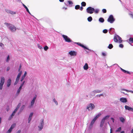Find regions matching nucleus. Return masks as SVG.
Segmentation results:
<instances>
[{
  "mask_svg": "<svg viewBox=\"0 0 133 133\" xmlns=\"http://www.w3.org/2000/svg\"><path fill=\"white\" fill-rule=\"evenodd\" d=\"M110 116L109 115H107L104 117L103 118L105 120L108 119L109 117Z\"/></svg>",
  "mask_w": 133,
  "mask_h": 133,
  "instance_id": "obj_31",
  "label": "nucleus"
},
{
  "mask_svg": "<svg viewBox=\"0 0 133 133\" xmlns=\"http://www.w3.org/2000/svg\"><path fill=\"white\" fill-rule=\"evenodd\" d=\"M19 79V78L17 77L16 78V81L18 82Z\"/></svg>",
  "mask_w": 133,
  "mask_h": 133,
  "instance_id": "obj_53",
  "label": "nucleus"
},
{
  "mask_svg": "<svg viewBox=\"0 0 133 133\" xmlns=\"http://www.w3.org/2000/svg\"><path fill=\"white\" fill-rule=\"evenodd\" d=\"M16 112L14 110L13 111V112H12V114L11 115V116H14L15 115Z\"/></svg>",
  "mask_w": 133,
  "mask_h": 133,
  "instance_id": "obj_41",
  "label": "nucleus"
},
{
  "mask_svg": "<svg viewBox=\"0 0 133 133\" xmlns=\"http://www.w3.org/2000/svg\"><path fill=\"white\" fill-rule=\"evenodd\" d=\"M6 11L8 13L10 14H16V12H15L6 9Z\"/></svg>",
  "mask_w": 133,
  "mask_h": 133,
  "instance_id": "obj_13",
  "label": "nucleus"
},
{
  "mask_svg": "<svg viewBox=\"0 0 133 133\" xmlns=\"http://www.w3.org/2000/svg\"><path fill=\"white\" fill-rule=\"evenodd\" d=\"M99 21L103 23L104 21V19L102 18H100L99 19Z\"/></svg>",
  "mask_w": 133,
  "mask_h": 133,
  "instance_id": "obj_28",
  "label": "nucleus"
},
{
  "mask_svg": "<svg viewBox=\"0 0 133 133\" xmlns=\"http://www.w3.org/2000/svg\"><path fill=\"white\" fill-rule=\"evenodd\" d=\"M23 86H22L21 85H20V86L19 87V89H21V90L22 89V87Z\"/></svg>",
  "mask_w": 133,
  "mask_h": 133,
  "instance_id": "obj_63",
  "label": "nucleus"
},
{
  "mask_svg": "<svg viewBox=\"0 0 133 133\" xmlns=\"http://www.w3.org/2000/svg\"><path fill=\"white\" fill-rule=\"evenodd\" d=\"M21 64H20L19 66L18 69V71L19 72H20L21 71L20 70L21 69Z\"/></svg>",
  "mask_w": 133,
  "mask_h": 133,
  "instance_id": "obj_46",
  "label": "nucleus"
},
{
  "mask_svg": "<svg viewBox=\"0 0 133 133\" xmlns=\"http://www.w3.org/2000/svg\"><path fill=\"white\" fill-rule=\"evenodd\" d=\"M5 82V78L3 77H1V80L0 83V89L1 90L3 88V85Z\"/></svg>",
  "mask_w": 133,
  "mask_h": 133,
  "instance_id": "obj_5",
  "label": "nucleus"
},
{
  "mask_svg": "<svg viewBox=\"0 0 133 133\" xmlns=\"http://www.w3.org/2000/svg\"><path fill=\"white\" fill-rule=\"evenodd\" d=\"M68 3L69 4H73L72 2L71 1H68Z\"/></svg>",
  "mask_w": 133,
  "mask_h": 133,
  "instance_id": "obj_49",
  "label": "nucleus"
},
{
  "mask_svg": "<svg viewBox=\"0 0 133 133\" xmlns=\"http://www.w3.org/2000/svg\"><path fill=\"white\" fill-rule=\"evenodd\" d=\"M80 8V6L79 5H77L75 6V9L76 10H78Z\"/></svg>",
  "mask_w": 133,
  "mask_h": 133,
  "instance_id": "obj_35",
  "label": "nucleus"
},
{
  "mask_svg": "<svg viewBox=\"0 0 133 133\" xmlns=\"http://www.w3.org/2000/svg\"><path fill=\"white\" fill-rule=\"evenodd\" d=\"M20 105H21V103H20L18 104L16 108L14 110V111H15L16 112L18 110V109L19 108V107L20 106Z\"/></svg>",
  "mask_w": 133,
  "mask_h": 133,
  "instance_id": "obj_22",
  "label": "nucleus"
},
{
  "mask_svg": "<svg viewBox=\"0 0 133 133\" xmlns=\"http://www.w3.org/2000/svg\"><path fill=\"white\" fill-rule=\"evenodd\" d=\"M83 7L82 6H81L80 8V10L81 11H82L83 9Z\"/></svg>",
  "mask_w": 133,
  "mask_h": 133,
  "instance_id": "obj_58",
  "label": "nucleus"
},
{
  "mask_svg": "<svg viewBox=\"0 0 133 133\" xmlns=\"http://www.w3.org/2000/svg\"><path fill=\"white\" fill-rule=\"evenodd\" d=\"M19 72V73L17 76V77L20 78V77L22 74V71H20Z\"/></svg>",
  "mask_w": 133,
  "mask_h": 133,
  "instance_id": "obj_33",
  "label": "nucleus"
},
{
  "mask_svg": "<svg viewBox=\"0 0 133 133\" xmlns=\"http://www.w3.org/2000/svg\"><path fill=\"white\" fill-rule=\"evenodd\" d=\"M10 69V67H8L6 69V71H9V70Z\"/></svg>",
  "mask_w": 133,
  "mask_h": 133,
  "instance_id": "obj_60",
  "label": "nucleus"
},
{
  "mask_svg": "<svg viewBox=\"0 0 133 133\" xmlns=\"http://www.w3.org/2000/svg\"><path fill=\"white\" fill-rule=\"evenodd\" d=\"M117 39H118V38H117V37L115 36L114 37V41L115 42H117L118 41V40Z\"/></svg>",
  "mask_w": 133,
  "mask_h": 133,
  "instance_id": "obj_29",
  "label": "nucleus"
},
{
  "mask_svg": "<svg viewBox=\"0 0 133 133\" xmlns=\"http://www.w3.org/2000/svg\"><path fill=\"white\" fill-rule=\"evenodd\" d=\"M53 101L55 103L56 105H58V102L55 98L53 99Z\"/></svg>",
  "mask_w": 133,
  "mask_h": 133,
  "instance_id": "obj_37",
  "label": "nucleus"
},
{
  "mask_svg": "<svg viewBox=\"0 0 133 133\" xmlns=\"http://www.w3.org/2000/svg\"><path fill=\"white\" fill-rule=\"evenodd\" d=\"M5 24L7 25H10V26L11 25L9 23H6V22L5 23Z\"/></svg>",
  "mask_w": 133,
  "mask_h": 133,
  "instance_id": "obj_54",
  "label": "nucleus"
},
{
  "mask_svg": "<svg viewBox=\"0 0 133 133\" xmlns=\"http://www.w3.org/2000/svg\"><path fill=\"white\" fill-rule=\"evenodd\" d=\"M119 120L122 123H123L125 122V119L123 117H120Z\"/></svg>",
  "mask_w": 133,
  "mask_h": 133,
  "instance_id": "obj_25",
  "label": "nucleus"
},
{
  "mask_svg": "<svg viewBox=\"0 0 133 133\" xmlns=\"http://www.w3.org/2000/svg\"><path fill=\"white\" fill-rule=\"evenodd\" d=\"M25 78L23 77H21V79L20 80V81L21 82H22V81H23V80H24V79Z\"/></svg>",
  "mask_w": 133,
  "mask_h": 133,
  "instance_id": "obj_50",
  "label": "nucleus"
},
{
  "mask_svg": "<svg viewBox=\"0 0 133 133\" xmlns=\"http://www.w3.org/2000/svg\"><path fill=\"white\" fill-rule=\"evenodd\" d=\"M121 90L122 91H125L127 92H128V90L124 89H121Z\"/></svg>",
  "mask_w": 133,
  "mask_h": 133,
  "instance_id": "obj_59",
  "label": "nucleus"
},
{
  "mask_svg": "<svg viewBox=\"0 0 133 133\" xmlns=\"http://www.w3.org/2000/svg\"><path fill=\"white\" fill-rule=\"evenodd\" d=\"M125 108L126 110H128L129 111H131L133 112V108L129 107V106L125 105L124 107Z\"/></svg>",
  "mask_w": 133,
  "mask_h": 133,
  "instance_id": "obj_12",
  "label": "nucleus"
},
{
  "mask_svg": "<svg viewBox=\"0 0 133 133\" xmlns=\"http://www.w3.org/2000/svg\"><path fill=\"white\" fill-rule=\"evenodd\" d=\"M88 64L87 63H86L83 66V68L85 70H87L88 69Z\"/></svg>",
  "mask_w": 133,
  "mask_h": 133,
  "instance_id": "obj_20",
  "label": "nucleus"
},
{
  "mask_svg": "<svg viewBox=\"0 0 133 133\" xmlns=\"http://www.w3.org/2000/svg\"><path fill=\"white\" fill-rule=\"evenodd\" d=\"M16 124H13L11 126L10 128L9 129L12 131V129L14 128Z\"/></svg>",
  "mask_w": 133,
  "mask_h": 133,
  "instance_id": "obj_21",
  "label": "nucleus"
},
{
  "mask_svg": "<svg viewBox=\"0 0 133 133\" xmlns=\"http://www.w3.org/2000/svg\"><path fill=\"white\" fill-rule=\"evenodd\" d=\"M27 72L26 71H25L24 72V74L23 75V76H22V77L25 78V77L27 75Z\"/></svg>",
  "mask_w": 133,
  "mask_h": 133,
  "instance_id": "obj_39",
  "label": "nucleus"
},
{
  "mask_svg": "<svg viewBox=\"0 0 133 133\" xmlns=\"http://www.w3.org/2000/svg\"><path fill=\"white\" fill-rule=\"evenodd\" d=\"M115 19L114 18L113 16L112 15H110L107 19V21L111 23H113Z\"/></svg>",
  "mask_w": 133,
  "mask_h": 133,
  "instance_id": "obj_4",
  "label": "nucleus"
},
{
  "mask_svg": "<svg viewBox=\"0 0 133 133\" xmlns=\"http://www.w3.org/2000/svg\"><path fill=\"white\" fill-rule=\"evenodd\" d=\"M86 10L87 13L90 14H92L94 11L95 9L91 7H89Z\"/></svg>",
  "mask_w": 133,
  "mask_h": 133,
  "instance_id": "obj_3",
  "label": "nucleus"
},
{
  "mask_svg": "<svg viewBox=\"0 0 133 133\" xmlns=\"http://www.w3.org/2000/svg\"><path fill=\"white\" fill-rule=\"evenodd\" d=\"M44 125V122L43 121V119H41L40 120V122L38 126L39 128V130L41 131L43 128V127Z\"/></svg>",
  "mask_w": 133,
  "mask_h": 133,
  "instance_id": "obj_2",
  "label": "nucleus"
},
{
  "mask_svg": "<svg viewBox=\"0 0 133 133\" xmlns=\"http://www.w3.org/2000/svg\"><path fill=\"white\" fill-rule=\"evenodd\" d=\"M129 42L130 43H133V38H130L129 39Z\"/></svg>",
  "mask_w": 133,
  "mask_h": 133,
  "instance_id": "obj_26",
  "label": "nucleus"
},
{
  "mask_svg": "<svg viewBox=\"0 0 133 133\" xmlns=\"http://www.w3.org/2000/svg\"><path fill=\"white\" fill-rule=\"evenodd\" d=\"M25 107V105H22V107L20 109V112H21L24 109Z\"/></svg>",
  "mask_w": 133,
  "mask_h": 133,
  "instance_id": "obj_38",
  "label": "nucleus"
},
{
  "mask_svg": "<svg viewBox=\"0 0 133 133\" xmlns=\"http://www.w3.org/2000/svg\"><path fill=\"white\" fill-rule=\"evenodd\" d=\"M23 6L25 8V9H26V10L29 13V14H30V12H29V9H28V8L26 7V6L24 4H23Z\"/></svg>",
  "mask_w": 133,
  "mask_h": 133,
  "instance_id": "obj_24",
  "label": "nucleus"
},
{
  "mask_svg": "<svg viewBox=\"0 0 133 133\" xmlns=\"http://www.w3.org/2000/svg\"><path fill=\"white\" fill-rule=\"evenodd\" d=\"M111 120H112V122H114V119L112 117H111Z\"/></svg>",
  "mask_w": 133,
  "mask_h": 133,
  "instance_id": "obj_61",
  "label": "nucleus"
},
{
  "mask_svg": "<svg viewBox=\"0 0 133 133\" xmlns=\"http://www.w3.org/2000/svg\"><path fill=\"white\" fill-rule=\"evenodd\" d=\"M75 43L78 44V45H79V46L82 47V48H83L84 49H85L87 50H88V49L87 48V47H86V46H85L81 44V43H79L76 42Z\"/></svg>",
  "mask_w": 133,
  "mask_h": 133,
  "instance_id": "obj_14",
  "label": "nucleus"
},
{
  "mask_svg": "<svg viewBox=\"0 0 133 133\" xmlns=\"http://www.w3.org/2000/svg\"><path fill=\"white\" fill-rule=\"evenodd\" d=\"M117 38L118 39V42L119 43H121L122 42V40L121 38L118 35L117 36Z\"/></svg>",
  "mask_w": 133,
  "mask_h": 133,
  "instance_id": "obj_23",
  "label": "nucleus"
},
{
  "mask_svg": "<svg viewBox=\"0 0 133 133\" xmlns=\"http://www.w3.org/2000/svg\"><path fill=\"white\" fill-rule=\"evenodd\" d=\"M101 113H99L97 114L96 116L92 120L90 124V126H92L94 123L95 121L96 120L97 118L101 115Z\"/></svg>",
  "mask_w": 133,
  "mask_h": 133,
  "instance_id": "obj_1",
  "label": "nucleus"
},
{
  "mask_svg": "<svg viewBox=\"0 0 133 133\" xmlns=\"http://www.w3.org/2000/svg\"><path fill=\"white\" fill-rule=\"evenodd\" d=\"M95 12L96 13H98L99 11V10L98 9H96L95 10Z\"/></svg>",
  "mask_w": 133,
  "mask_h": 133,
  "instance_id": "obj_44",
  "label": "nucleus"
},
{
  "mask_svg": "<svg viewBox=\"0 0 133 133\" xmlns=\"http://www.w3.org/2000/svg\"><path fill=\"white\" fill-rule=\"evenodd\" d=\"M113 46L112 44H109L108 48L109 49H111L113 48Z\"/></svg>",
  "mask_w": 133,
  "mask_h": 133,
  "instance_id": "obj_30",
  "label": "nucleus"
},
{
  "mask_svg": "<svg viewBox=\"0 0 133 133\" xmlns=\"http://www.w3.org/2000/svg\"><path fill=\"white\" fill-rule=\"evenodd\" d=\"M81 5L82 6H85L86 5V3L84 2H83L81 3Z\"/></svg>",
  "mask_w": 133,
  "mask_h": 133,
  "instance_id": "obj_34",
  "label": "nucleus"
},
{
  "mask_svg": "<svg viewBox=\"0 0 133 133\" xmlns=\"http://www.w3.org/2000/svg\"><path fill=\"white\" fill-rule=\"evenodd\" d=\"M38 46L39 48L40 49H42V47L41 45H38Z\"/></svg>",
  "mask_w": 133,
  "mask_h": 133,
  "instance_id": "obj_57",
  "label": "nucleus"
},
{
  "mask_svg": "<svg viewBox=\"0 0 133 133\" xmlns=\"http://www.w3.org/2000/svg\"><path fill=\"white\" fill-rule=\"evenodd\" d=\"M107 55V54L106 52H103L102 53V55L104 56H105Z\"/></svg>",
  "mask_w": 133,
  "mask_h": 133,
  "instance_id": "obj_45",
  "label": "nucleus"
},
{
  "mask_svg": "<svg viewBox=\"0 0 133 133\" xmlns=\"http://www.w3.org/2000/svg\"><path fill=\"white\" fill-rule=\"evenodd\" d=\"M108 32V30L107 29H104L103 31V32L104 33H106Z\"/></svg>",
  "mask_w": 133,
  "mask_h": 133,
  "instance_id": "obj_42",
  "label": "nucleus"
},
{
  "mask_svg": "<svg viewBox=\"0 0 133 133\" xmlns=\"http://www.w3.org/2000/svg\"><path fill=\"white\" fill-rule=\"evenodd\" d=\"M69 54L71 56H76L77 53L74 51H71L69 52Z\"/></svg>",
  "mask_w": 133,
  "mask_h": 133,
  "instance_id": "obj_15",
  "label": "nucleus"
},
{
  "mask_svg": "<svg viewBox=\"0 0 133 133\" xmlns=\"http://www.w3.org/2000/svg\"><path fill=\"white\" fill-rule=\"evenodd\" d=\"M9 29L12 31H15L16 30V28L15 26L12 25H11L9 27Z\"/></svg>",
  "mask_w": 133,
  "mask_h": 133,
  "instance_id": "obj_11",
  "label": "nucleus"
},
{
  "mask_svg": "<svg viewBox=\"0 0 133 133\" xmlns=\"http://www.w3.org/2000/svg\"><path fill=\"white\" fill-rule=\"evenodd\" d=\"M102 11L103 12V13H105L107 12V10L105 9H102Z\"/></svg>",
  "mask_w": 133,
  "mask_h": 133,
  "instance_id": "obj_43",
  "label": "nucleus"
},
{
  "mask_svg": "<svg viewBox=\"0 0 133 133\" xmlns=\"http://www.w3.org/2000/svg\"><path fill=\"white\" fill-rule=\"evenodd\" d=\"M121 127H120L118 128L116 130V132H120L121 131Z\"/></svg>",
  "mask_w": 133,
  "mask_h": 133,
  "instance_id": "obj_36",
  "label": "nucleus"
},
{
  "mask_svg": "<svg viewBox=\"0 0 133 133\" xmlns=\"http://www.w3.org/2000/svg\"><path fill=\"white\" fill-rule=\"evenodd\" d=\"M87 19H88V21L89 22H91L92 21V17L91 16H90V17H89Z\"/></svg>",
  "mask_w": 133,
  "mask_h": 133,
  "instance_id": "obj_32",
  "label": "nucleus"
},
{
  "mask_svg": "<svg viewBox=\"0 0 133 133\" xmlns=\"http://www.w3.org/2000/svg\"><path fill=\"white\" fill-rule=\"evenodd\" d=\"M33 112H31L30 115H29V118H28V122L29 123L30 121H31V118H32V117L33 115Z\"/></svg>",
  "mask_w": 133,
  "mask_h": 133,
  "instance_id": "obj_17",
  "label": "nucleus"
},
{
  "mask_svg": "<svg viewBox=\"0 0 133 133\" xmlns=\"http://www.w3.org/2000/svg\"><path fill=\"white\" fill-rule=\"evenodd\" d=\"M119 47L121 48H123V45L122 44H120L119 45Z\"/></svg>",
  "mask_w": 133,
  "mask_h": 133,
  "instance_id": "obj_52",
  "label": "nucleus"
},
{
  "mask_svg": "<svg viewBox=\"0 0 133 133\" xmlns=\"http://www.w3.org/2000/svg\"><path fill=\"white\" fill-rule=\"evenodd\" d=\"M48 48V47L47 46H45L44 47V49L45 51H47Z\"/></svg>",
  "mask_w": 133,
  "mask_h": 133,
  "instance_id": "obj_40",
  "label": "nucleus"
},
{
  "mask_svg": "<svg viewBox=\"0 0 133 133\" xmlns=\"http://www.w3.org/2000/svg\"><path fill=\"white\" fill-rule=\"evenodd\" d=\"M95 107L94 105L92 103H90L88 105L87 109H88L89 111L93 109Z\"/></svg>",
  "mask_w": 133,
  "mask_h": 133,
  "instance_id": "obj_7",
  "label": "nucleus"
},
{
  "mask_svg": "<svg viewBox=\"0 0 133 133\" xmlns=\"http://www.w3.org/2000/svg\"><path fill=\"white\" fill-rule=\"evenodd\" d=\"M18 82L17 81H15V82L14 84V85H16L17 83H18Z\"/></svg>",
  "mask_w": 133,
  "mask_h": 133,
  "instance_id": "obj_55",
  "label": "nucleus"
},
{
  "mask_svg": "<svg viewBox=\"0 0 133 133\" xmlns=\"http://www.w3.org/2000/svg\"><path fill=\"white\" fill-rule=\"evenodd\" d=\"M25 82V81H22V82L21 83V85L22 86H23V85L24 84Z\"/></svg>",
  "mask_w": 133,
  "mask_h": 133,
  "instance_id": "obj_48",
  "label": "nucleus"
},
{
  "mask_svg": "<svg viewBox=\"0 0 133 133\" xmlns=\"http://www.w3.org/2000/svg\"><path fill=\"white\" fill-rule=\"evenodd\" d=\"M11 131L9 129L8 131L6 132V133H10L11 132Z\"/></svg>",
  "mask_w": 133,
  "mask_h": 133,
  "instance_id": "obj_56",
  "label": "nucleus"
},
{
  "mask_svg": "<svg viewBox=\"0 0 133 133\" xmlns=\"http://www.w3.org/2000/svg\"><path fill=\"white\" fill-rule=\"evenodd\" d=\"M105 120L103 118L102 119L101 121V122L100 125L101 127H102L103 126V124L105 122Z\"/></svg>",
  "mask_w": 133,
  "mask_h": 133,
  "instance_id": "obj_19",
  "label": "nucleus"
},
{
  "mask_svg": "<svg viewBox=\"0 0 133 133\" xmlns=\"http://www.w3.org/2000/svg\"><path fill=\"white\" fill-rule=\"evenodd\" d=\"M21 90V89H19V88L18 89L16 94V96H17L19 94Z\"/></svg>",
  "mask_w": 133,
  "mask_h": 133,
  "instance_id": "obj_27",
  "label": "nucleus"
},
{
  "mask_svg": "<svg viewBox=\"0 0 133 133\" xmlns=\"http://www.w3.org/2000/svg\"><path fill=\"white\" fill-rule=\"evenodd\" d=\"M114 65H117L119 66V68L123 72H124L125 73L127 74H132L133 73V72H130L129 71H126V70H125L121 68V67H120L117 64H114Z\"/></svg>",
  "mask_w": 133,
  "mask_h": 133,
  "instance_id": "obj_10",
  "label": "nucleus"
},
{
  "mask_svg": "<svg viewBox=\"0 0 133 133\" xmlns=\"http://www.w3.org/2000/svg\"><path fill=\"white\" fill-rule=\"evenodd\" d=\"M120 101L122 102L126 103L127 102V100L126 98H121L120 99Z\"/></svg>",
  "mask_w": 133,
  "mask_h": 133,
  "instance_id": "obj_16",
  "label": "nucleus"
},
{
  "mask_svg": "<svg viewBox=\"0 0 133 133\" xmlns=\"http://www.w3.org/2000/svg\"><path fill=\"white\" fill-rule=\"evenodd\" d=\"M103 90L97 89L92 91L91 92L90 94L92 96H94L95 94L96 93H99L101 92Z\"/></svg>",
  "mask_w": 133,
  "mask_h": 133,
  "instance_id": "obj_8",
  "label": "nucleus"
},
{
  "mask_svg": "<svg viewBox=\"0 0 133 133\" xmlns=\"http://www.w3.org/2000/svg\"><path fill=\"white\" fill-rule=\"evenodd\" d=\"M37 95H36L32 99L30 103V105L29 106L30 108H31L32 107L34 104L35 102V100L36 99Z\"/></svg>",
  "mask_w": 133,
  "mask_h": 133,
  "instance_id": "obj_6",
  "label": "nucleus"
},
{
  "mask_svg": "<svg viewBox=\"0 0 133 133\" xmlns=\"http://www.w3.org/2000/svg\"><path fill=\"white\" fill-rule=\"evenodd\" d=\"M62 36L66 42H71V40L67 36L65 35H62Z\"/></svg>",
  "mask_w": 133,
  "mask_h": 133,
  "instance_id": "obj_9",
  "label": "nucleus"
},
{
  "mask_svg": "<svg viewBox=\"0 0 133 133\" xmlns=\"http://www.w3.org/2000/svg\"><path fill=\"white\" fill-rule=\"evenodd\" d=\"M11 83V80L10 79H9L8 80L7 83V85L8 87H9Z\"/></svg>",
  "mask_w": 133,
  "mask_h": 133,
  "instance_id": "obj_18",
  "label": "nucleus"
},
{
  "mask_svg": "<svg viewBox=\"0 0 133 133\" xmlns=\"http://www.w3.org/2000/svg\"><path fill=\"white\" fill-rule=\"evenodd\" d=\"M13 116H11V115H10V117H9V118H8V120H10L11 118H12V117H13Z\"/></svg>",
  "mask_w": 133,
  "mask_h": 133,
  "instance_id": "obj_51",
  "label": "nucleus"
},
{
  "mask_svg": "<svg viewBox=\"0 0 133 133\" xmlns=\"http://www.w3.org/2000/svg\"><path fill=\"white\" fill-rule=\"evenodd\" d=\"M4 46V44L2 43H0V46Z\"/></svg>",
  "mask_w": 133,
  "mask_h": 133,
  "instance_id": "obj_62",
  "label": "nucleus"
},
{
  "mask_svg": "<svg viewBox=\"0 0 133 133\" xmlns=\"http://www.w3.org/2000/svg\"><path fill=\"white\" fill-rule=\"evenodd\" d=\"M59 1L60 2H64V0H59Z\"/></svg>",
  "mask_w": 133,
  "mask_h": 133,
  "instance_id": "obj_64",
  "label": "nucleus"
},
{
  "mask_svg": "<svg viewBox=\"0 0 133 133\" xmlns=\"http://www.w3.org/2000/svg\"><path fill=\"white\" fill-rule=\"evenodd\" d=\"M103 94H101L99 95H98L96 96L97 97H100L101 96H103Z\"/></svg>",
  "mask_w": 133,
  "mask_h": 133,
  "instance_id": "obj_47",
  "label": "nucleus"
}]
</instances>
